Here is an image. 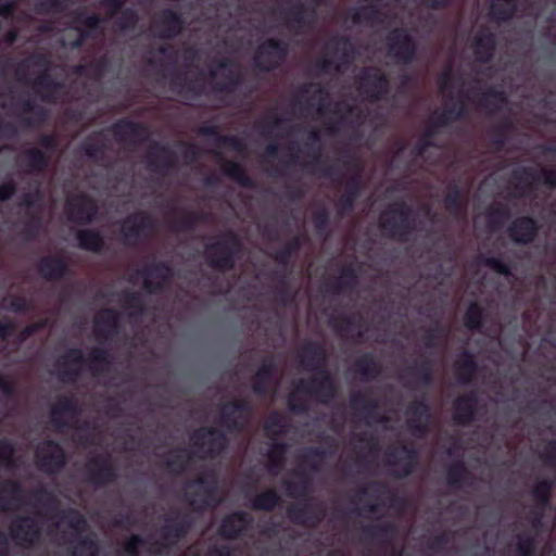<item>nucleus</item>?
Segmentation results:
<instances>
[{
    "instance_id": "obj_1",
    "label": "nucleus",
    "mask_w": 556,
    "mask_h": 556,
    "mask_svg": "<svg viewBox=\"0 0 556 556\" xmlns=\"http://www.w3.org/2000/svg\"><path fill=\"white\" fill-rule=\"evenodd\" d=\"M388 90V81L379 70L365 71L357 80L359 100L352 99L353 103L344 100L336 103L333 108L326 101L328 92L319 85H311L300 97V102H305L307 110H315L316 122L323 125V129H313L308 134V143L303 149L290 148V164L313 166L319 163L321 138L333 137L356 142L365 135L371 134L382 124L380 115L368 114L363 116V109L367 111L372 100L380 99Z\"/></svg>"
},
{
    "instance_id": "obj_2",
    "label": "nucleus",
    "mask_w": 556,
    "mask_h": 556,
    "mask_svg": "<svg viewBox=\"0 0 556 556\" xmlns=\"http://www.w3.org/2000/svg\"><path fill=\"white\" fill-rule=\"evenodd\" d=\"M465 73L466 70L459 64L458 59L452 55L438 83L443 99V110L441 113L435 112L431 117L437 126H443L462 116L469 102L490 113L506 104L505 97L498 91L482 92L481 97H478L475 90L467 89L465 94Z\"/></svg>"
},
{
    "instance_id": "obj_3",
    "label": "nucleus",
    "mask_w": 556,
    "mask_h": 556,
    "mask_svg": "<svg viewBox=\"0 0 556 556\" xmlns=\"http://www.w3.org/2000/svg\"><path fill=\"white\" fill-rule=\"evenodd\" d=\"M194 75L195 73L190 68L186 73L187 77L185 83H181L180 78L174 83L175 89H177L179 93L187 94L189 91L198 92L208 84L217 91H230L238 84L239 71L233 63L228 60H222L216 66L210 67L207 75L201 72L198 73L194 80L188 79L189 76L193 78Z\"/></svg>"
},
{
    "instance_id": "obj_4",
    "label": "nucleus",
    "mask_w": 556,
    "mask_h": 556,
    "mask_svg": "<svg viewBox=\"0 0 556 556\" xmlns=\"http://www.w3.org/2000/svg\"><path fill=\"white\" fill-rule=\"evenodd\" d=\"M334 393V386L325 371L315 374L312 383L301 382L289 395L288 404L292 412H300L307 407L313 399L327 402Z\"/></svg>"
},
{
    "instance_id": "obj_5",
    "label": "nucleus",
    "mask_w": 556,
    "mask_h": 556,
    "mask_svg": "<svg viewBox=\"0 0 556 556\" xmlns=\"http://www.w3.org/2000/svg\"><path fill=\"white\" fill-rule=\"evenodd\" d=\"M13 447L8 442H0V509H20L23 494L14 483L3 481L13 473Z\"/></svg>"
},
{
    "instance_id": "obj_6",
    "label": "nucleus",
    "mask_w": 556,
    "mask_h": 556,
    "mask_svg": "<svg viewBox=\"0 0 556 556\" xmlns=\"http://www.w3.org/2000/svg\"><path fill=\"white\" fill-rule=\"evenodd\" d=\"M25 68L31 71L26 80L33 85L36 92L42 99L55 100V93L63 87L51 80L47 60L45 58H30L20 65L17 74L21 75Z\"/></svg>"
},
{
    "instance_id": "obj_7",
    "label": "nucleus",
    "mask_w": 556,
    "mask_h": 556,
    "mask_svg": "<svg viewBox=\"0 0 556 556\" xmlns=\"http://www.w3.org/2000/svg\"><path fill=\"white\" fill-rule=\"evenodd\" d=\"M216 490V475L214 471H207L186 485L185 495L194 510H201L217 503Z\"/></svg>"
},
{
    "instance_id": "obj_8",
    "label": "nucleus",
    "mask_w": 556,
    "mask_h": 556,
    "mask_svg": "<svg viewBox=\"0 0 556 556\" xmlns=\"http://www.w3.org/2000/svg\"><path fill=\"white\" fill-rule=\"evenodd\" d=\"M324 459L325 453L318 450H309L301 456L293 479L287 482V491L291 496L301 497L306 493L308 489L307 470L320 468Z\"/></svg>"
},
{
    "instance_id": "obj_9",
    "label": "nucleus",
    "mask_w": 556,
    "mask_h": 556,
    "mask_svg": "<svg viewBox=\"0 0 556 556\" xmlns=\"http://www.w3.org/2000/svg\"><path fill=\"white\" fill-rule=\"evenodd\" d=\"M286 427V417L278 413L270 415L265 424V431L269 439L273 441L268 453V470L273 473H277L282 466L286 450L276 441L278 434L287 431Z\"/></svg>"
},
{
    "instance_id": "obj_10",
    "label": "nucleus",
    "mask_w": 556,
    "mask_h": 556,
    "mask_svg": "<svg viewBox=\"0 0 556 556\" xmlns=\"http://www.w3.org/2000/svg\"><path fill=\"white\" fill-rule=\"evenodd\" d=\"M50 519L54 521L55 526L51 533L60 543H73V539L78 536L86 527V520L75 510L62 513V515L53 516Z\"/></svg>"
},
{
    "instance_id": "obj_11",
    "label": "nucleus",
    "mask_w": 556,
    "mask_h": 556,
    "mask_svg": "<svg viewBox=\"0 0 556 556\" xmlns=\"http://www.w3.org/2000/svg\"><path fill=\"white\" fill-rule=\"evenodd\" d=\"M237 249V237L228 233L206 248V258L213 267L227 269L232 265V255Z\"/></svg>"
},
{
    "instance_id": "obj_12",
    "label": "nucleus",
    "mask_w": 556,
    "mask_h": 556,
    "mask_svg": "<svg viewBox=\"0 0 556 556\" xmlns=\"http://www.w3.org/2000/svg\"><path fill=\"white\" fill-rule=\"evenodd\" d=\"M193 454L199 457H207L219 454L225 445L226 439L223 433L217 430L201 429L197 431L192 438Z\"/></svg>"
},
{
    "instance_id": "obj_13",
    "label": "nucleus",
    "mask_w": 556,
    "mask_h": 556,
    "mask_svg": "<svg viewBox=\"0 0 556 556\" xmlns=\"http://www.w3.org/2000/svg\"><path fill=\"white\" fill-rule=\"evenodd\" d=\"M353 52L352 43L345 38H339L330 41L326 46L325 58L320 63V70L330 72L332 70L341 71L342 66L348 63Z\"/></svg>"
},
{
    "instance_id": "obj_14",
    "label": "nucleus",
    "mask_w": 556,
    "mask_h": 556,
    "mask_svg": "<svg viewBox=\"0 0 556 556\" xmlns=\"http://www.w3.org/2000/svg\"><path fill=\"white\" fill-rule=\"evenodd\" d=\"M410 224V211L403 203L393 204L381 215V228L391 236H403Z\"/></svg>"
},
{
    "instance_id": "obj_15",
    "label": "nucleus",
    "mask_w": 556,
    "mask_h": 556,
    "mask_svg": "<svg viewBox=\"0 0 556 556\" xmlns=\"http://www.w3.org/2000/svg\"><path fill=\"white\" fill-rule=\"evenodd\" d=\"M390 54L400 62H410L415 56L416 45L406 29L395 28L388 38Z\"/></svg>"
},
{
    "instance_id": "obj_16",
    "label": "nucleus",
    "mask_w": 556,
    "mask_h": 556,
    "mask_svg": "<svg viewBox=\"0 0 556 556\" xmlns=\"http://www.w3.org/2000/svg\"><path fill=\"white\" fill-rule=\"evenodd\" d=\"M36 459L39 468L47 472H54L64 465V452L53 442H46L37 447Z\"/></svg>"
},
{
    "instance_id": "obj_17",
    "label": "nucleus",
    "mask_w": 556,
    "mask_h": 556,
    "mask_svg": "<svg viewBox=\"0 0 556 556\" xmlns=\"http://www.w3.org/2000/svg\"><path fill=\"white\" fill-rule=\"evenodd\" d=\"M285 53L286 48L270 39L258 48L254 61L258 68L269 71L280 64Z\"/></svg>"
},
{
    "instance_id": "obj_18",
    "label": "nucleus",
    "mask_w": 556,
    "mask_h": 556,
    "mask_svg": "<svg viewBox=\"0 0 556 556\" xmlns=\"http://www.w3.org/2000/svg\"><path fill=\"white\" fill-rule=\"evenodd\" d=\"M473 55V64H468L471 72L476 71L477 63H484L492 56L494 50V38L491 34L475 30L471 45L469 47Z\"/></svg>"
},
{
    "instance_id": "obj_19",
    "label": "nucleus",
    "mask_w": 556,
    "mask_h": 556,
    "mask_svg": "<svg viewBox=\"0 0 556 556\" xmlns=\"http://www.w3.org/2000/svg\"><path fill=\"white\" fill-rule=\"evenodd\" d=\"M86 362L79 350H71L62 356L58 363L55 371L61 380L71 381L83 370Z\"/></svg>"
},
{
    "instance_id": "obj_20",
    "label": "nucleus",
    "mask_w": 556,
    "mask_h": 556,
    "mask_svg": "<svg viewBox=\"0 0 556 556\" xmlns=\"http://www.w3.org/2000/svg\"><path fill=\"white\" fill-rule=\"evenodd\" d=\"M96 211L94 202L85 195L70 198L66 203L68 218L76 223H88Z\"/></svg>"
},
{
    "instance_id": "obj_21",
    "label": "nucleus",
    "mask_w": 556,
    "mask_h": 556,
    "mask_svg": "<svg viewBox=\"0 0 556 556\" xmlns=\"http://www.w3.org/2000/svg\"><path fill=\"white\" fill-rule=\"evenodd\" d=\"M396 8H394V10ZM384 10L386 11L381 12L374 4L362 7L357 9V11L355 12L354 21L357 23L366 22L371 25H377L380 23L383 24L386 23V20H389L387 22L388 26H391L393 24L395 25V22L393 20L397 17L399 13L393 12V9H390L389 7H386Z\"/></svg>"
},
{
    "instance_id": "obj_22",
    "label": "nucleus",
    "mask_w": 556,
    "mask_h": 556,
    "mask_svg": "<svg viewBox=\"0 0 556 556\" xmlns=\"http://www.w3.org/2000/svg\"><path fill=\"white\" fill-rule=\"evenodd\" d=\"M388 462L393 475L399 477L406 476L413 470L416 454L406 446H402L389 453Z\"/></svg>"
},
{
    "instance_id": "obj_23",
    "label": "nucleus",
    "mask_w": 556,
    "mask_h": 556,
    "mask_svg": "<svg viewBox=\"0 0 556 556\" xmlns=\"http://www.w3.org/2000/svg\"><path fill=\"white\" fill-rule=\"evenodd\" d=\"M153 227V222L146 214L129 216L122 226V232L128 243L136 242L142 235H146Z\"/></svg>"
},
{
    "instance_id": "obj_24",
    "label": "nucleus",
    "mask_w": 556,
    "mask_h": 556,
    "mask_svg": "<svg viewBox=\"0 0 556 556\" xmlns=\"http://www.w3.org/2000/svg\"><path fill=\"white\" fill-rule=\"evenodd\" d=\"M87 475L90 481L96 484H102L114 477V468L109 457L100 455L89 460L86 466Z\"/></svg>"
},
{
    "instance_id": "obj_25",
    "label": "nucleus",
    "mask_w": 556,
    "mask_h": 556,
    "mask_svg": "<svg viewBox=\"0 0 556 556\" xmlns=\"http://www.w3.org/2000/svg\"><path fill=\"white\" fill-rule=\"evenodd\" d=\"M39 531L38 521L29 517L16 520L11 528L12 538L18 544L33 543L37 539Z\"/></svg>"
},
{
    "instance_id": "obj_26",
    "label": "nucleus",
    "mask_w": 556,
    "mask_h": 556,
    "mask_svg": "<svg viewBox=\"0 0 556 556\" xmlns=\"http://www.w3.org/2000/svg\"><path fill=\"white\" fill-rule=\"evenodd\" d=\"M248 417V407L241 403L227 404L222 409V420L228 429H239L243 427Z\"/></svg>"
},
{
    "instance_id": "obj_27",
    "label": "nucleus",
    "mask_w": 556,
    "mask_h": 556,
    "mask_svg": "<svg viewBox=\"0 0 556 556\" xmlns=\"http://www.w3.org/2000/svg\"><path fill=\"white\" fill-rule=\"evenodd\" d=\"M76 405L71 399L60 400L51 410L52 422L56 427L72 425L76 418Z\"/></svg>"
},
{
    "instance_id": "obj_28",
    "label": "nucleus",
    "mask_w": 556,
    "mask_h": 556,
    "mask_svg": "<svg viewBox=\"0 0 556 556\" xmlns=\"http://www.w3.org/2000/svg\"><path fill=\"white\" fill-rule=\"evenodd\" d=\"M181 29L180 18L172 11H164L154 21L153 31L160 37H172Z\"/></svg>"
},
{
    "instance_id": "obj_29",
    "label": "nucleus",
    "mask_w": 556,
    "mask_h": 556,
    "mask_svg": "<svg viewBox=\"0 0 556 556\" xmlns=\"http://www.w3.org/2000/svg\"><path fill=\"white\" fill-rule=\"evenodd\" d=\"M407 426L416 435L421 434L429 420L428 407L424 402H416L406 413Z\"/></svg>"
},
{
    "instance_id": "obj_30",
    "label": "nucleus",
    "mask_w": 556,
    "mask_h": 556,
    "mask_svg": "<svg viewBox=\"0 0 556 556\" xmlns=\"http://www.w3.org/2000/svg\"><path fill=\"white\" fill-rule=\"evenodd\" d=\"M117 325V315L111 309L101 311L94 319V333L101 339L111 337Z\"/></svg>"
},
{
    "instance_id": "obj_31",
    "label": "nucleus",
    "mask_w": 556,
    "mask_h": 556,
    "mask_svg": "<svg viewBox=\"0 0 556 556\" xmlns=\"http://www.w3.org/2000/svg\"><path fill=\"white\" fill-rule=\"evenodd\" d=\"M536 227L531 218H519L509 228L510 237L516 242H529L535 233Z\"/></svg>"
},
{
    "instance_id": "obj_32",
    "label": "nucleus",
    "mask_w": 556,
    "mask_h": 556,
    "mask_svg": "<svg viewBox=\"0 0 556 556\" xmlns=\"http://www.w3.org/2000/svg\"><path fill=\"white\" fill-rule=\"evenodd\" d=\"M105 5L111 10V14L116 20V24L121 29L134 26L137 22L136 14L131 10L122 11V2L119 0H106Z\"/></svg>"
},
{
    "instance_id": "obj_33",
    "label": "nucleus",
    "mask_w": 556,
    "mask_h": 556,
    "mask_svg": "<svg viewBox=\"0 0 556 556\" xmlns=\"http://www.w3.org/2000/svg\"><path fill=\"white\" fill-rule=\"evenodd\" d=\"M170 275V269L164 265H156L144 273V287L149 292H153L162 287Z\"/></svg>"
},
{
    "instance_id": "obj_34",
    "label": "nucleus",
    "mask_w": 556,
    "mask_h": 556,
    "mask_svg": "<svg viewBox=\"0 0 556 556\" xmlns=\"http://www.w3.org/2000/svg\"><path fill=\"white\" fill-rule=\"evenodd\" d=\"M250 522L247 514H232L223 520L220 533L224 536L231 538L239 534Z\"/></svg>"
},
{
    "instance_id": "obj_35",
    "label": "nucleus",
    "mask_w": 556,
    "mask_h": 556,
    "mask_svg": "<svg viewBox=\"0 0 556 556\" xmlns=\"http://www.w3.org/2000/svg\"><path fill=\"white\" fill-rule=\"evenodd\" d=\"M99 24L97 15L84 16L79 15L75 18L73 28L78 33V39L73 42L74 47H78L81 41L89 36V33L93 30Z\"/></svg>"
},
{
    "instance_id": "obj_36",
    "label": "nucleus",
    "mask_w": 556,
    "mask_h": 556,
    "mask_svg": "<svg viewBox=\"0 0 556 556\" xmlns=\"http://www.w3.org/2000/svg\"><path fill=\"white\" fill-rule=\"evenodd\" d=\"M66 268L65 263L61 258L47 257L40 262L39 271L48 279H55L62 277Z\"/></svg>"
},
{
    "instance_id": "obj_37",
    "label": "nucleus",
    "mask_w": 556,
    "mask_h": 556,
    "mask_svg": "<svg viewBox=\"0 0 556 556\" xmlns=\"http://www.w3.org/2000/svg\"><path fill=\"white\" fill-rule=\"evenodd\" d=\"M475 399L473 396L459 397L454 404V418L459 424L468 422L473 413Z\"/></svg>"
},
{
    "instance_id": "obj_38",
    "label": "nucleus",
    "mask_w": 556,
    "mask_h": 556,
    "mask_svg": "<svg viewBox=\"0 0 556 556\" xmlns=\"http://www.w3.org/2000/svg\"><path fill=\"white\" fill-rule=\"evenodd\" d=\"M516 10L515 0H492L490 7L491 15L497 21L509 18Z\"/></svg>"
},
{
    "instance_id": "obj_39",
    "label": "nucleus",
    "mask_w": 556,
    "mask_h": 556,
    "mask_svg": "<svg viewBox=\"0 0 556 556\" xmlns=\"http://www.w3.org/2000/svg\"><path fill=\"white\" fill-rule=\"evenodd\" d=\"M352 405L356 410L363 409L364 419L366 424L371 425L374 422H386L387 419L381 417L379 414V407L377 405H364L355 395L352 397Z\"/></svg>"
},
{
    "instance_id": "obj_40",
    "label": "nucleus",
    "mask_w": 556,
    "mask_h": 556,
    "mask_svg": "<svg viewBox=\"0 0 556 556\" xmlns=\"http://www.w3.org/2000/svg\"><path fill=\"white\" fill-rule=\"evenodd\" d=\"M455 371L460 381H469L475 371V363L472 357L466 353L460 355V357L455 363Z\"/></svg>"
},
{
    "instance_id": "obj_41",
    "label": "nucleus",
    "mask_w": 556,
    "mask_h": 556,
    "mask_svg": "<svg viewBox=\"0 0 556 556\" xmlns=\"http://www.w3.org/2000/svg\"><path fill=\"white\" fill-rule=\"evenodd\" d=\"M35 503L33 504L37 515L48 516L55 506L54 498L47 492H38L33 495Z\"/></svg>"
},
{
    "instance_id": "obj_42",
    "label": "nucleus",
    "mask_w": 556,
    "mask_h": 556,
    "mask_svg": "<svg viewBox=\"0 0 556 556\" xmlns=\"http://www.w3.org/2000/svg\"><path fill=\"white\" fill-rule=\"evenodd\" d=\"M150 159L151 160L149 165L153 168V170L163 169L172 162L170 152L167 149L161 147L153 148L150 154Z\"/></svg>"
},
{
    "instance_id": "obj_43",
    "label": "nucleus",
    "mask_w": 556,
    "mask_h": 556,
    "mask_svg": "<svg viewBox=\"0 0 556 556\" xmlns=\"http://www.w3.org/2000/svg\"><path fill=\"white\" fill-rule=\"evenodd\" d=\"M79 245L86 250L98 251L103 243L99 233L91 230H81L78 232Z\"/></svg>"
},
{
    "instance_id": "obj_44",
    "label": "nucleus",
    "mask_w": 556,
    "mask_h": 556,
    "mask_svg": "<svg viewBox=\"0 0 556 556\" xmlns=\"http://www.w3.org/2000/svg\"><path fill=\"white\" fill-rule=\"evenodd\" d=\"M193 459L187 451H174L169 454L166 463L172 471H180Z\"/></svg>"
},
{
    "instance_id": "obj_45",
    "label": "nucleus",
    "mask_w": 556,
    "mask_h": 556,
    "mask_svg": "<svg viewBox=\"0 0 556 556\" xmlns=\"http://www.w3.org/2000/svg\"><path fill=\"white\" fill-rule=\"evenodd\" d=\"M273 370L271 362L264 363L255 375L253 389L255 392L262 393L266 390Z\"/></svg>"
},
{
    "instance_id": "obj_46",
    "label": "nucleus",
    "mask_w": 556,
    "mask_h": 556,
    "mask_svg": "<svg viewBox=\"0 0 556 556\" xmlns=\"http://www.w3.org/2000/svg\"><path fill=\"white\" fill-rule=\"evenodd\" d=\"M110 363L106 353L101 349H96L92 352L91 358L88 362V367L94 376L101 371L109 369Z\"/></svg>"
},
{
    "instance_id": "obj_47",
    "label": "nucleus",
    "mask_w": 556,
    "mask_h": 556,
    "mask_svg": "<svg viewBox=\"0 0 556 556\" xmlns=\"http://www.w3.org/2000/svg\"><path fill=\"white\" fill-rule=\"evenodd\" d=\"M24 161L27 163L31 170H40L47 164V160L43 153L36 149L28 150L24 154Z\"/></svg>"
},
{
    "instance_id": "obj_48",
    "label": "nucleus",
    "mask_w": 556,
    "mask_h": 556,
    "mask_svg": "<svg viewBox=\"0 0 556 556\" xmlns=\"http://www.w3.org/2000/svg\"><path fill=\"white\" fill-rule=\"evenodd\" d=\"M223 169L226 175H228L230 178L238 181L239 184H241L243 186H247L249 184V179L245 176L242 167L239 164L232 163V162H226L223 165Z\"/></svg>"
},
{
    "instance_id": "obj_49",
    "label": "nucleus",
    "mask_w": 556,
    "mask_h": 556,
    "mask_svg": "<svg viewBox=\"0 0 556 556\" xmlns=\"http://www.w3.org/2000/svg\"><path fill=\"white\" fill-rule=\"evenodd\" d=\"M277 503H278L277 494L275 492L269 491V492H265V493L256 496L253 502V506L256 509L269 510V509L274 508Z\"/></svg>"
},
{
    "instance_id": "obj_50",
    "label": "nucleus",
    "mask_w": 556,
    "mask_h": 556,
    "mask_svg": "<svg viewBox=\"0 0 556 556\" xmlns=\"http://www.w3.org/2000/svg\"><path fill=\"white\" fill-rule=\"evenodd\" d=\"M29 302L25 298L10 296L2 301V307L15 313H21L29 308Z\"/></svg>"
},
{
    "instance_id": "obj_51",
    "label": "nucleus",
    "mask_w": 556,
    "mask_h": 556,
    "mask_svg": "<svg viewBox=\"0 0 556 556\" xmlns=\"http://www.w3.org/2000/svg\"><path fill=\"white\" fill-rule=\"evenodd\" d=\"M148 60L151 64H160L161 66L178 61V59L174 60L172 53L163 46L156 52H151Z\"/></svg>"
},
{
    "instance_id": "obj_52",
    "label": "nucleus",
    "mask_w": 556,
    "mask_h": 556,
    "mask_svg": "<svg viewBox=\"0 0 556 556\" xmlns=\"http://www.w3.org/2000/svg\"><path fill=\"white\" fill-rule=\"evenodd\" d=\"M97 552H98V547H97L94 541L91 539L81 540L74 547L75 556H94Z\"/></svg>"
},
{
    "instance_id": "obj_53",
    "label": "nucleus",
    "mask_w": 556,
    "mask_h": 556,
    "mask_svg": "<svg viewBox=\"0 0 556 556\" xmlns=\"http://www.w3.org/2000/svg\"><path fill=\"white\" fill-rule=\"evenodd\" d=\"M378 369V364L370 356H364L357 363V370L365 377L374 376Z\"/></svg>"
},
{
    "instance_id": "obj_54",
    "label": "nucleus",
    "mask_w": 556,
    "mask_h": 556,
    "mask_svg": "<svg viewBox=\"0 0 556 556\" xmlns=\"http://www.w3.org/2000/svg\"><path fill=\"white\" fill-rule=\"evenodd\" d=\"M481 309L477 304H471L466 312L465 323L470 329L477 328L480 325Z\"/></svg>"
},
{
    "instance_id": "obj_55",
    "label": "nucleus",
    "mask_w": 556,
    "mask_h": 556,
    "mask_svg": "<svg viewBox=\"0 0 556 556\" xmlns=\"http://www.w3.org/2000/svg\"><path fill=\"white\" fill-rule=\"evenodd\" d=\"M459 192L456 189L451 190L445 198V205L452 213L458 215L460 213V204L458 202Z\"/></svg>"
},
{
    "instance_id": "obj_56",
    "label": "nucleus",
    "mask_w": 556,
    "mask_h": 556,
    "mask_svg": "<svg viewBox=\"0 0 556 556\" xmlns=\"http://www.w3.org/2000/svg\"><path fill=\"white\" fill-rule=\"evenodd\" d=\"M180 58L184 59L185 62H190V65L195 68L199 67V64L202 61V54L199 51L192 49L184 51Z\"/></svg>"
},
{
    "instance_id": "obj_57",
    "label": "nucleus",
    "mask_w": 556,
    "mask_h": 556,
    "mask_svg": "<svg viewBox=\"0 0 556 556\" xmlns=\"http://www.w3.org/2000/svg\"><path fill=\"white\" fill-rule=\"evenodd\" d=\"M549 483L546 481H541L536 484L534 489V495L535 497L542 502L546 503L548 498V492H549Z\"/></svg>"
},
{
    "instance_id": "obj_58",
    "label": "nucleus",
    "mask_w": 556,
    "mask_h": 556,
    "mask_svg": "<svg viewBox=\"0 0 556 556\" xmlns=\"http://www.w3.org/2000/svg\"><path fill=\"white\" fill-rule=\"evenodd\" d=\"M355 447L359 448L358 454L363 458H367L375 453V444L371 441L359 439V446Z\"/></svg>"
},
{
    "instance_id": "obj_59",
    "label": "nucleus",
    "mask_w": 556,
    "mask_h": 556,
    "mask_svg": "<svg viewBox=\"0 0 556 556\" xmlns=\"http://www.w3.org/2000/svg\"><path fill=\"white\" fill-rule=\"evenodd\" d=\"M464 472H465V469H464L463 465H459V464L454 465L448 470V482L451 484L460 482V480L463 479Z\"/></svg>"
},
{
    "instance_id": "obj_60",
    "label": "nucleus",
    "mask_w": 556,
    "mask_h": 556,
    "mask_svg": "<svg viewBox=\"0 0 556 556\" xmlns=\"http://www.w3.org/2000/svg\"><path fill=\"white\" fill-rule=\"evenodd\" d=\"M484 264L490 267L492 270L498 273V274H502V275H507L508 274V268L506 265H504L501 261L496 260V258H486L484 261Z\"/></svg>"
},
{
    "instance_id": "obj_61",
    "label": "nucleus",
    "mask_w": 556,
    "mask_h": 556,
    "mask_svg": "<svg viewBox=\"0 0 556 556\" xmlns=\"http://www.w3.org/2000/svg\"><path fill=\"white\" fill-rule=\"evenodd\" d=\"M143 545V542L142 540H140L138 536H132L130 538V540L126 543L125 545V551L131 555V556H137L138 555V549L140 546Z\"/></svg>"
},
{
    "instance_id": "obj_62",
    "label": "nucleus",
    "mask_w": 556,
    "mask_h": 556,
    "mask_svg": "<svg viewBox=\"0 0 556 556\" xmlns=\"http://www.w3.org/2000/svg\"><path fill=\"white\" fill-rule=\"evenodd\" d=\"M518 549L521 556H529L533 549L532 542L530 540L520 541Z\"/></svg>"
},
{
    "instance_id": "obj_63",
    "label": "nucleus",
    "mask_w": 556,
    "mask_h": 556,
    "mask_svg": "<svg viewBox=\"0 0 556 556\" xmlns=\"http://www.w3.org/2000/svg\"><path fill=\"white\" fill-rule=\"evenodd\" d=\"M14 192V188L11 184H3L0 186V201L10 198Z\"/></svg>"
},
{
    "instance_id": "obj_64",
    "label": "nucleus",
    "mask_w": 556,
    "mask_h": 556,
    "mask_svg": "<svg viewBox=\"0 0 556 556\" xmlns=\"http://www.w3.org/2000/svg\"><path fill=\"white\" fill-rule=\"evenodd\" d=\"M544 182L549 186H556V170H544L543 172Z\"/></svg>"
}]
</instances>
